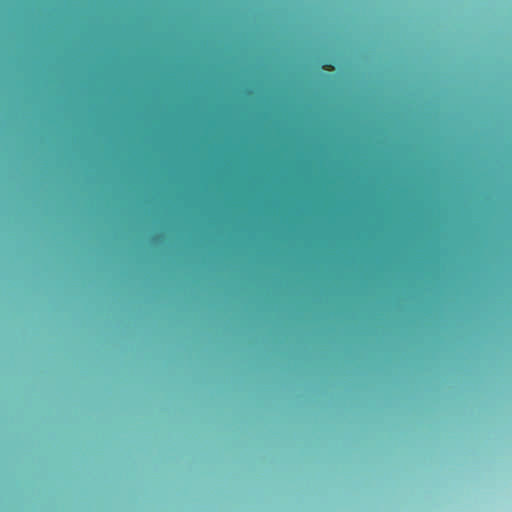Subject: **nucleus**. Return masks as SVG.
Masks as SVG:
<instances>
[{
  "instance_id": "2",
  "label": "nucleus",
  "mask_w": 512,
  "mask_h": 512,
  "mask_svg": "<svg viewBox=\"0 0 512 512\" xmlns=\"http://www.w3.org/2000/svg\"><path fill=\"white\" fill-rule=\"evenodd\" d=\"M453 354L452 353H449V356H452Z\"/></svg>"
},
{
  "instance_id": "1",
  "label": "nucleus",
  "mask_w": 512,
  "mask_h": 512,
  "mask_svg": "<svg viewBox=\"0 0 512 512\" xmlns=\"http://www.w3.org/2000/svg\"><path fill=\"white\" fill-rule=\"evenodd\" d=\"M281 355H282V356H292L293 354H285V353H282ZM350 355L352 356L353 354H350Z\"/></svg>"
}]
</instances>
